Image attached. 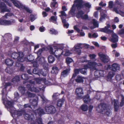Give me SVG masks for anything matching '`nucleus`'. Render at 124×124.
Here are the masks:
<instances>
[{"instance_id":"nucleus-51","label":"nucleus","mask_w":124,"mask_h":124,"mask_svg":"<svg viewBox=\"0 0 124 124\" xmlns=\"http://www.w3.org/2000/svg\"><path fill=\"white\" fill-rule=\"evenodd\" d=\"M80 71V69H76L74 70L75 74H73L72 77V79L76 75V74H78L79 71Z\"/></svg>"},{"instance_id":"nucleus-58","label":"nucleus","mask_w":124,"mask_h":124,"mask_svg":"<svg viewBox=\"0 0 124 124\" xmlns=\"http://www.w3.org/2000/svg\"><path fill=\"white\" fill-rule=\"evenodd\" d=\"M45 28L43 26L40 27L39 29V31L41 32H44L45 31Z\"/></svg>"},{"instance_id":"nucleus-26","label":"nucleus","mask_w":124,"mask_h":124,"mask_svg":"<svg viewBox=\"0 0 124 124\" xmlns=\"http://www.w3.org/2000/svg\"><path fill=\"white\" fill-rule=\"evenodd\" d=\"M24 61H25L27 62L31 61L34 59V57L31 55H30L28 56L27 58L25 57H24Z\"/></svg>"},{"instance_id":"nucleus-11","label":"nucleus","mask_w":124,"mask_h":124,"mask_svg":"<svg viewBox=\"0 0 124 124\" xmlns=\"http://www.w3.org/2000/svg\"><path fill=\"white\" fill-rule=\"evenodd\" d=\"M30 84H28L27 85V87L28 89L31 92H38L40 90H43L45 88L43 87L42 88H39L38 87L36 88L33 86L32 84H35V82L32 80H30L29 81Z\"/></svg>"},{"instance_id":"nucleus-35","label":"nucleus","mask_w":124,"mask_h":124,"mask_svg":"<svg viewBox=\"0 0 124 124\" xmlns=\"http://www.w3.org/2000/svg\"><path fill=\"white\" fill-rule=\"evenodd\" d=\"M84 102L85 103H87L89 102L90 101V99L89 98V96L87 95L85 96L83 99Z\"/></svg>"},{"instance_id":"nucleus-12","label":"nucleus","mask_w":124,"mask_h":124,"mask_svg":"<svg viewBox=\"0 0 124 124\" xmlns=\"http://www.w3.org/2000/svg\"><path fill=\"white\" fill-rule=\"evenodd\" d=\"M16 22V20L11 19L10 20L0 19V25L4 26H9L13 24Z\"/></svg>"},{"instance_id":"nucleus-61","label":"nucleus","mask_w":124,"mask_h":124,"mask_svg":"<svg viewBox=\"0 0 124 124\" xmlns=\"http://www.w3.org/2000/svg\"><path fill=\"white\" fill-rule=\"evenodd\" d=\"M5 36L7 38H11V35L10 34H5Z\"/></svg>"},{"instance_id":"nucleus-31","label":"nucleus","mask_w":124,"mask_h":124,"mask_svg":"<svg viewBox=\"0 0 124 124\" xmlns=\"http://www.w3.org/2000/svg\"><path fill=\"white\" fill-rule=\"evenodd\" d=\"M114 102V107L115 108V110L116 111H117L118 109V101L117 100H116L115 99L113 100Z\"/></svg>"},{"instance_id":"nucleus-15","label":"nucleus","mask_w":124,"mask_h":124,"mask_svg":"<svg viewBox=\"0 0 124 124\" xmlns=\"http://www.w3.org/2000/svg\"><path fill=\"white\" fill-rule=\"evenodd\" d=\"M106 26H105L104 28L101 29L100 31L102 32L109 34L113 33V31L108 29L110 27V24L107 23H106Z\"/></svg>"},{"instance_id":"nucleus-3","label":"nucleus","mask_w":124,"mask_h":124,"mask_svg":"<svg viewBox=\"0 0 124 124\" xmlns=\"http://www.w3.org/2000/svg\"><path fill=\"white\" fill-rule=\"evenodd\" d=\"M74 4L72 6L70 11L69 12V14H71L72 16L74 15L75 12L76 8L78 9L81 8L83 7V5L86 7L90 8L91 5L89 3H84L82 0H76L74 1Z\"/></svg>"},{"instance_id":"nucleus-20","label":"nucleus","mask_w":124,"mask_h":124,"mask_svg":"<svg viewBox=\"0 0 124 124\" xmlns=\"http://www.w3.org/2000/svg\"><path fill=\"white\" fill-rule=\"evenodd\" d=\"M111 33H112V38L110 39V40L114 42H115L118 41V36L116 34L113 32H113Z\"/></svg>"},{"instance_id":"nucleus-19","label":"nucleus","mask_w":124,"mask_h":124,"mask_svg":"<svg viewBox=\"0 0 124 124\" xmlns=\"http://www.w3.org/2000/svg\"><path fill=\"white\" fill-rule=\"evenodd\" d=\"M0 10L1 12H9L10 10L7 8L6 5L3 3H0Z\"/></svg>"},{"instance_id":"nucleus-2","label":"nucleus","mask_w":124,"mask_h":124,"mask_svg":"<svg viewBox=\"0 0 124 124\" xmlns=\"http://www.w3.org/2000/svg\"><path fill=\"white\" fill-rule=\"evenodd\" d=\"M48 49L50 53L54 54L58 59L62 55L68 56L72 54V52L64 46L63 44H58L55 42L53 45L48 46Z\"/></svg>"},{"instance_id":"nucleus-1","label":"nucleus","mask_w":124,"mask_h":124,"mask_svg":"<svg viewBox=\"0 0 124 124\" xmlns=\"http://www.w3.org/2000/svg\"><path fill=\"white\" fill-rule=\"evenodd\" d=\"M4 85V88L3 89L2 91V100L3 101V103L4 104L5 107L7 108L8 110L12 114L13 117L17 116L18 117L19 116L23 115L25 118L26 120H29L30 122L28 124H37L39 122V118H38L34 120V117L33 115L31 116L28 113H26L24 111H17L15 110V108L13 107V103L7 100L6 98H5L4 95L6 96L7 94V93L6 91V88L7 86H10L11 84L9 83H3V85Z\"/></svg>"},{"instance_id":"nucleus-13","label":"nucleus","mask_w":124,"mask_h":124,"mask_svg":"<svg viewBox=\"0 0 124 124\" xmlns=\"http://www.w3.org/2000/svg\"><path fill=\"white\" fill-rule=\"evenodd\" d=\"M83 44H76L74 46L73 48L71 50V51L72 52L75 51L77 54H80L81 52V49L83 47Z\"/></svg>"},{"instance_id":"nucleus-29","label":"nucleus","mask_w":124,"mask_h":124,"mask_svg":"<svg viewBox=\"0 0 124 124\" xmlns=\"http://www.w3.org/2000/svg\"><path fill=\"white\" fill-rule=\"evenodd\" d=\"M70 69H66V70H64L62 73L61 77H65L66 76L69 72L70 71Z\"/></svg>"},{"instance_id":"nucleus-36","label":"nucleus","mask_w":124,"mask_h":124,"mask_svg":"<svg viewBox=\"0 0 124 124\" xmlns=\"http://www.w3.org/2000/svg\"><path fill=\"white\" fill-rule=\"evenodd\" d=\"M57 19V17L56 16H52L51 17L49 20L50 22H51L54 23H56Z\"/></svg>"},{"instance_id":"nucleus-32","label":"nucleus","mask_w":124,"mask_h":124,"mask_svg":"<svg viewBox=\"0 0 124 124\" xmlns=\"http://www.w3.org/2000/svg\"><path fill=\"white\" fill-rule=\"evenodd\" d=\"M13 15V14L11 13H6L5 15L3 16L2 17V19H8V18L9 17Z\"/></svg>"},{"instance_id":"nucleus-62","label":"nucleus","mask_w":124,"mask_h":124,"mask_svg":"<svg viewBox=\"0 0 124 124\" xmlns=\"http://www.w3.org/2000/svg\"><path fill=\"white\" fill-rule=\"evenodd\" d=\"M116 79L117 80H120L121 79V77L120 75H117L116 76Z\"/></svg>"},{"instance_id":"nucleus-43","label":"nucleus","mask_w":124,"mask_h":124,"mask_svg":"<svg viewBox=\"0 0 124 124\" xmlns=\"http://www.w3.org/2000/svg\"><path fill=\"white\" fill-rule=\"evenodd\" d=\"M82 110L84 111H86L88 110V106L86 105H83L81 107Z\"/></svg>"},{"instance_id":"nucleus-28","label":"nucleus","mask_w":124,"mask_h":124,"mask_svg":"<svg viewBox=\"0 0 124 124\" xmlns=\"http://www.w3.org/2000/svg\"><path fill=\"white\" fill-rule=\"evenodd\" d=\"M93 24L94 26L93 27H91L90 28L91 29H93L95 28L98 27V22L95 19H94L93 20Z\"/></svg>"},{"instance_id":"nucleus-37","label":"nucleus","mask_w":124,"mask_h":124,"mask_svg":"<svg viewBox=\"0 0 124 124\" xmlns=\"http://www.w3.org/2000/svg\"><path fill=\"white\" fill-rule=\"evenodd\" d=\"M48 62L49 63H52L55 60L54 58L52 55L49 56L48 57Z\"/></svg>"},{"instance_id":"nucleus-9","label":"nucleus","mask_w":124,"mask_h":124,"mask_svg":"<svg viewBox=\"0 0 124 124\" xmlns=\"http://www.w3.org/2000/svg\"><path fill=\"white\" fill-rule=\"evenodd\" d=\"M11 1L15 6L21 10L24 9L28 12L30 13L31 12V10L22 4L19 1L16 0H11Z\"/></svg>"},{"instance_id":"nucleus-59","label":"nucleus","mask_w":124,"mask_h":124,"mask_svg":"<svg viewBox=\"0 0 124 124\" xmlns=\"http://www.w3.org/2000/svg\"><path fill=\"white\" fill-rule=\"evenodd\" d=\"M81 18L83 19L86 20L88 19V16L87 15H85L84 16L82 15Z\"/></svg>"},{"instance_id":"nucleus-60","label":"nucleus","mask_w":124,"mask_h":124,"mask_svg":"<svg viewBox=\"0 0 124 124\" xmlns=\"http://www.w3.org/2000/svg\"><path fill=\"white\" fill-rule=\"evenodd\" d=\"M109 7L110 8H112L113 5V3L112 1H110L109 2Z\"/></svg>"},{"instance_id":"nucleus-21","label":"nucleus","mask_w":124,"mask_h":124,"mask_svg":"<svg viewBox=\"0 0 124 124\" xmlns=\"http://www.w3.org/2000/svg\"><path fill=\"white\" fill-rule=\"evenodd\" d=\"M39 59H38L37 60L36 59V62H34L33 63V66L34 67H37L38 65V63H41V62H44V58L43 57L39 59V60L38 61H37Z\"/></svg>"},{"instance_id":"nucleus-54","label":"nucleus","mask_w":124,"mask_h":124,"mask_svg":"<svg viewBox=\"0 0 124 124\" xmlns=\"http://www.w3.org/2000/svg\"><path fill=\"white\" fill-rule=\"evenodd\" d=\"M113 53L114 54L116 57H118L120 55L119 53L116 52L115 50L113 51Z\"/></svg>"},{"instance_id":"nucleus-47","label":"nucleus","mask_w":124,"mask_h":124,"mask_svg":"<svg viewBox=\"0 0 124 124\" xmlns=\"http://www.w3.org/2000/svg\"><path fill=\"white\" fill-rule=\"evenodd\" d=\"M57 33V32L54 29H51L50 30V33L51 34H56Z\"/></svg>"},{"instance_id":"nucleus-14","label":"nucleus","mask_w":124,"mask_h":124,"mask_svg":"<svg viewBox=\"0 0 124 124\" xmlns=\"http://www.w3.org/2000/svg\"><path fill=\"white\" fill-rule=\"evenodd\" d=\"M45 109L46 112L48 113L53 114L55 113L56 110L55 107L52 105L47 106H46Z\"/></svg>"},{"instance_id":"nucleus-44","label":"nucleus","mask_w":124,"mask_h":124,"mask_svg":"<svg viewBox=\"0 0 124 124\" xmlns=\"http://www.w3.org/2000/svg\"><path fill=\"white\" fill-rule=\"evenodd\" d=\"M73 61L72 59L68 57L66 59V62L68 66Z\"/></svg>"},{"instance_id":"nucleus-45","label":"nucleus","mask_w":124,"mask_h":124,"mask_svg":"<svg viewBox=\"0 0 124 124\" xmlns=\"http://www.w3.org/2000/svg\"><path fill=\"white\" fill-rule=\"evenodd\" d=\"M89 56L91 59L94 60V61L96 60L95 59V58L96 55L95 54H90L89 55Z\"/></svg>"},{"instance_id":"nucleus-52","label":"nucleus","mask_w":124,"mask_h":124,"mask_svg":"<svg viewBox=\"0 0 124 124\" xmlns=\"http://www.w3.org/2000/svg\"><path fill=\"white\" fill-rule=\"evenodd\" d=\"M121 96L122 97L121 101L120 103V106L121 107H122L124 105V97L122 95H121Z\"/></svg>"},{"instance_id":"nucleus-7","label":"nucleus","mask_w":124,"mask_h":124,"mask_svg":"<svg viewBox=\"0 0 124 124\" xmlns=\"http://www.w3.org/2000/svg\"><path fill=\"white\" fill-rule=\"evenodd\" d=\"M116 5H119V8L117 9L114 8L113 11L116 13L120 14L122 16H124V3L123 2L117 1L115 2L114 6H116Z\"/></svg>"},{"instance_id":"nucleus-16","label":"nucleus","mask_w":124,"mask_h":124,"mask_svg":"<svg viewBox=\"0 0 124 124\" xmlns=\"http://www.w3.org/2000/svg\"><path fill=\"white\" fill-rule=\"evenodd\" d=\"M100 59L104 62H108L109 60L108 57L105 54L102 52L98 54Z\"/></svg>"},{"instance_id":"nucleus-41","label":"nucleus","mask_w":124,"mask_h":124,"mask_svg":"<svg viewBox=\"0 0 124 124\" xmlns=\"http://www.w3.org/2000/svg\"><path fill=\"white\" fill-rule=\"evenodd\" d=\"M20 98V96L19 94L17 92H15L14 93V101H16Z\"/></svg>"},{"instance_id":"nucleus-46","label":"nucleus","mask_w":124,"mask_h":124,"mask_svg":"<svg viewBox=\"0 0 124 124\" xmlns=\"http://www.w3.org/2000/svg\"><path fill=\"white\" fill-rule=\"evenodd\" d=\"M40 97L42 99V101L43 103L48 102V101L47 100L43 95L40 96Z\"/></svg>"},{"instance_id":"nucleus-8","label":"nucleus","mask_w":124,"mask_h":124,"mask_svg":"<svg viewBox=\"0 0 124 124\" xmlns=\"http://www.w3.org/2000/svg\"><path fill=\"white\" fill-rule=\"evenodd\" d=\"M106 105L104 104H101L99 105L97 108L96 110L99 112L102 113L104 112L108 116L110 114V110L108 108L106 107Z\"/></svg>"},{"instance_id":"nucleus-23","label":"nucleus","mask_w":124,"mask_h":124,"mask_svg":"<svg viewBox=\"0 0 124 124\" xmlns=\"http://www.w3.org/2000/svg\"><path fill=\"white\" fill-rule=\"evenodd\" d=\"M104 72L102 70H100L95 71L94 73V75L98 77H103L104 75Z\"/></svg>"},{"instance_id":"nucleus-63","label":"nucleus","mask_w":124,"mask_h":124,"mask_svg":"<svg viewBox=\"0 0 124 124\" xmlns=\"http://www.w3.org/2000/svg\"><path fill=\"white\" fill-rule=\"evenodd\" d=\"M40 73L44 76H45L46 75L47 73V72L46 71L43 72L42 70H41L40 71Z\"/></svg>"},{"instance_id":"nucleus-30","label":"nucleus","mask_w":124,"mask_h":124,"mask_svg":"<svg viewBox=\"0 0 124 124\" xmlns=\"http://www.w3.org/2000/svg\"><path fill=\"white\" fill-rule=\"evenodd\" d=\"M19 62H16V66L19 67L20 70L23 71L24 69V67L22 64Z\"/></svg>"},{"instance_id":"nucleus-24","label":"nucleus","mask_w":124,"mask_h":124,"mask_svg":"<svg viewBox=\"0 0 124 124\" xmlns=\"http://www.w3.org/2000/svg\"><path fill=\"white\" fill-rule=\"evenodd\" d=\"M85 78L81 76H78L75 79V81L78 83H83L84 82V80Z\"/></svg>"},{"instance_id":"nucleus-33","label":"nucleus","mask_w":124,"mask_h":124,"mask_svg":"<svg viewBox=\"0 0 124 124\" xmlns=\"http://www.w3.org/2000/svg\"><path fill=\"white\" fill-rule=\"evenodd\" d=\"M84 13L82 11H79L76 15V16L78 18H81L82 16Z\"/></svg>"},{"instance_id":"nucleus-38","label":"nucleus","mask_w":124,"mask_h":124,"mask_svg":"<svg viewBox=\"0 0 124 124\" xmlns=\"http://www.w3.org/2000/svg\"><path fill=\"white\" fill-rule=\"evenodd\" d=\"M101 17L100 18V21H102L105 19V17L106 16V15L104 14L103 13L101 10Z\"/></svg>"},{"instance_id":"nucleus-64","label":"nucleus","mask_w":124,"mask_h":124,"mask_svg":"<svg viewBox=\"0 0 124 124\" xmlns=\"http://www.w3.org/2000/svg\"><path fill=\"white\" fill-rule=\"evenodd\" d=\"M118 33L120 35L123 34H124V29H122L119 31L118 32Z\"/></svg>"},{"instance_id":"nucleus-34","label":"nucleus","mask_w":124,"mask_h":124,"mask_svg":"<svg viewBox=\"0 0 124 124\" xmlns=\"http://www.w3.org/2000/svg\"><path fill=\"white\" fill-rule=\"evenodd\" d=\"M51 72L52 73L56 74L58 71V68L56 67H53L52 68Z\"/></svg>"},{"instance_id":"nucleus-49","label":"nucleus","mask_w":124,"mask_h":124,"mask_svg":"<svg viewBox=\"0 0 124 124\" xmlns=\"http://www.w3.org/2000/svg\"><path fill=\"white\" fill-rule=\"evenodd\" d=\"M21 78L22 79L24 80H27L28 79V75L26 74H23L21 76Z\"/></svg>"},{"instance_id":"nucleus-6","label":"nucleus","mask_w":124,"mask_h":124,"mask_svg":"<svg viewBox=\"0 0 124 124\" xmlns=\"http://www.w3.org/2000/svg\"><path fill=\"white\" fill-rule=\"evenodd\" d=\"M111 66V71L109 72L107 77V81L110 82H112V78L115 74V72L120 69V66L117 63H114Z\"/></svg>"},{"instance_id":"nucleus-57","label":"nucleus","mask_w":124,"mask_h":124,"mask_svg":"<svg viewBox=\"0 0 124 124\" xmlns=\"http://www.w3.org/2000/svg\"><path fill=\"white\" fill-rule=\"evenodd\" d=\"M60 13L61 14V15H60V16L61 18L62 17V16H66L65 13L63 11H61L60 12Z\"/></svg>"},{"instance_id":"nucleus-17","label":"nucleus","mask_w":124,"mask_h":124,"mask_svg":"<svg viewBox=\"0 0 124 124\" xmlns=\"http://www.w3.org/2000/svg\"><path fill=\"white\" fill-rule=\"evenodd\" d=\"M75 93L78 99H80L82 98L84 93L83 89L82 88H77L76 90Z\"/></svg>"},{"instance_id":"nucleus-10","label":"nucleus","mask_w":124,"mask_h":124,"mask_svg":"<svg viewBox=\"0 0 124 124\" xmlns=\"http://www.w3.org/2000/svg\"><path fill=\"white\" fill-rule=\"evenodd\" d=\"M11 56L13 59L17 58V62H22L24 61L23 55L22 52H19L18 53L15 52H13Z\"/></svg>"},{"instance_id":"nucleus-56","label":"nucleus","mask_w":124,"mask_h":124,"mask_svg":"<svg viewBox=\"0 0 124 124\" xmlns=\"http://www.w3.org/2000/svg\"><path fill=\"white\" fill-rule=\"evenodd\" d=\"M33 73L35 74H38L39 76H40L39 73L38 71L36 69H33Z\"/></svg>"},{"instance_id":"nucleus-5","label":"nucleus","mask_w":124,"mask_h":124,"mask_svg":"<svg viewBox=\"0 0 124 124\" xmlns=\"http://www.w3.org/2000/svg\"><path fill=\"white\" fill-rule=\"evenodd\" d=\"M36 99H33L31 104L34 108L33 109V112L35 114L36 116H37L38 115L39 116H40L44 114L45 113V112L43 111V109L41 108H39L36 110H35L34 109L35 108L37 107L38 102V98L37 97H36Z\"/></svg>"},{"instance_id":"nucleus-55","label":"nucleus","mask_w":124,"mask_h":124,"mask_svg":"<svg viewBox=\"0 0 124 124\" xmlns=\"http://www.w3.org/2000/svg\"><path fill=\"white\" fill-rule=\"evenodd\" d=\"M32 22L36 18L35 16L31 15L30 16Z\"/></svg>"},{"instance_id":"nucleus-40","label":"nucleus","mask_w":124,"mask_h":124,"mask_svg":"<svg viewBox=\"0 0 124 124\" xmlns=\"http://www.w3.org/2000/svg\"><path fill=\"white\" fill-rule=\"evenodd\" d=\"M18 90L20 91L21 93L23 94L25 93V88L21 86L18 88Z\"/></svg>"},{"instance_id":"nucleus-18","label":"nucleus","mask_w":124,"mask_h":124,"mask_svg":"<svg viewBox=\"0 0 124 124\" xmlns=\"http://www.w3.org/2000/svg\"><path fill=\"white\" fill-rule=\"evenodd\" d=\"M36 82L37 84H40L41 82H43L47 85H51L54 84L51 83V82L48 81H46L45 78L39 79V78H36L35 79Z\"/></svg>"},{"instance_id":"nucleus-25","label":"nucleus","mask_w":124,"mask_h":124,"mask_svg":"<svg viewBox=\"0 0 124 124\" xmlns=\"http://www.w3.org/2000/svg\"><path fill=\"white\" fill-rule=\"evenodd\" d=\"M46 47H45L41 49H39L38 51L36 52V53L38 55V57L37 58V60L39 59V57L41 55V54L42 53V52L46 50Z\"/></svg>"},{"instance_id":"nucleus-4","label":"nucleus","mask_w":124,"mask_h":124,"mask_svg":"<svg viewBox=\"0 0 124 124\" xmlns=\"http://www.w3.org/2000/svg\"><path fill=\"white\" fill-rule=\"evenodd\" d=\"M86 62H88V64L84 65L83 68L80 69L81 73L84 75L86 74L87 69L89 68L91 70H94L96 69V67L97 66L102 65L101 63H97L94 62H91V60H87Z\"/></svg>"},{"instance_id":"nucleus-39","label":"nucleus","mask_w":124,"mask_h":124,"mask_svg":"<svg viewBox=\"0 0 124 124\" xmlns=\"http://www.w3.org/2000/svg\"><path fill=\"white\" fill-rule=\"evenodd\" d=\"M98 36V34L96 33H94L92 35L90 33L88 34V37L89 38H97Z\"/></svg>"},{"instance_id":"nucleus-42","label":"nucleus","mask_w":124,"mask_h":124,"mask_svg":"<svg viewBox=\"0 0 124 124\" xmlns=\"http://www.w3.org/2000/svg\"><path fill=\"white\" fill-rule=\"evenodd\" d=\"M19 81V77L18 76H16L13 79L12 82L14 83H15Z\"/></svg>"},{"instance_id":"nucleus-50","label":"nucleus","mask_w":124,"mask_h":124,"mask_svg":"<svg viewBox=\"0 0 124 124\" xmlns=\"http://www.w3.org/2000/svg\"><path fill=\"white\" fill-rule=\"evenodd\" d=\"M26 95H27V96L29 97H34L35 96L34 94L28 92H26Z\"/></svg>"},{"instance_id":"nucleus-27","label":"nucleus","mask_w":124,"mask_h":124,"mask_svg":"<svg viewBox=\"0 0 124 124\" xmlns=\"http://www.w3.org/2000/svg\"><path fill=\"white\" fill-rule=\"evenodd\" d=\"M64 101V100L63 99L59 100L57 103V106L59 107H61Z\"/></svg>"},{"instance_id":"nucleus-22","label":"nucleus","mask_w":124,"mask_h":124,"mask_svg":"<svg viewBox=\"0 0 124 124\" xmlns=\"http://www.w3.org/2000/svg\"><path fill=\"white\" fill-rule=\"evenodd\" d=\"M5 62L6 64L8 66H12L14 63V61L9 58H7L5 60Z\"/></svg>"},{"instance_id":"nucleus-53","label":"nucleus","mask_w":124,"mask_h":124,"mask_svg":"<svg viewBox=\"0 0 124 124\" xmlns=\"http://www.w3.org/2000/svg\"><path fill=\"white\" fill-rule=\"evenodd\" d=\"M5 71L7 73H8L10 74H11L12 72V70L8 67H7L5 69Z\"/></svg>"},{"instance_id":"nucleus-48","label":"nucleus","mask_w":124,"mask_h":124,"mask_svg":"<svg viewBox=\"0 0 124 124\" xmlns=\"http://www.w3.org/2000/svg\"><path fill=\"white\" fill-rule=\"evenodd\" d=\"M58 6V4L56 2H54L52 3L51 5V7L54 8H57Z\"/></svg>"}]
</instances>
